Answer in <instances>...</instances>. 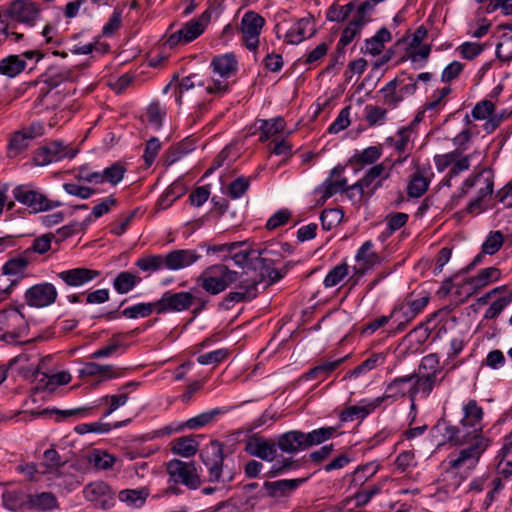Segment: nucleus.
<instances>
[{
    "instance_id": "obj_1",
    "label": "nucleus",
    "mask_w": 512,
    "mask_h": 512,
    "mask_svg": "<svg viewBox=\"0 0 512 512\" xmlns=\"http://www.w3.org/2000/svg\"><path fill=\"white\" fill-rule=\"evenodd\" d=\"M167 473L173 483L166 488L167 494H180L178 484H183L188 489L195 490L201 486V478L197 465L194 461L185 462L179 459H172L167 463Z\"/></svg>"
},
{
    "instance_id": "obj_2",
    "label": "nucleus",
    "mask_w": 512,
    "mask_h": 512,
    "mask_svg": "<svg viewBox=\"0 0 512 512\" xmlns=\"http://www.w3.org/2000/svg\"><path fill=\"white\" fill-rule=\"evenodd\" d=\"M466 447L457 453L449 455L445 461L447 470H459L461 468L473 469L483 452L488 448L490 441L484 436L468 437Z\"/></svg>"
},
{
    "instance_id": "obj_3",
    "label": "nucleus",
    "mask_w": 512,
    "mask_h": 512,
    "mask_svg": "<svg viewBox=\"0 0 512 512\" xmlns=\"http://www.w3.org/2000/svg\"><path fill=\"white\" fill-rule=\"evenodd\" d=\"M238 278V272L230 270L224 264H216L206 268L197 282L207 293L217 295L235 283Z\"/></svg>"
},
{
    "instance_id": "obj_4",
    "label": "nucleus",
    "mask_w": 512,
    "mask_h": 512,
    "mask_svg": "<svg viewBox=\"0 0 512 512\" xmlns=\"http://www.w3.org/2000/svg\"><path fill=\"white\" fill-rule=\"evenodd\" d=\"M389 175L390 171L384 163L376 164L366 171L362 179L351 185L347 192L357 190L360 200L369 199Z\"/></svg>"
},
{
    "instance_id": "obj_5",
    "label": "nucleus",
    "mask_w": 512,
    "mask_h": 512,
    "mask_svg": "<svg viewBox=\"0 0 512 512\" xmlns=\"http://www.w3.org/2000/svg\"><path fill=\"white\" fill-rule=\"evenodd\" d=\"M76 152L70 150L62 141L53 140L35 150L33 161L38 166H46L64 158H73Z\"/></svg>"
},
{
    "instance_id": "obj_6",
    "label": "nucleus",
    "mask_w": 512,
    "mask_h": 512,
    "mask_svg": "<svg viewBox=\"0 0 512 512\" xmlns=\"http://www.w3.org/2000/svg\"><path fill=\"white\" fill-rule=\"evenodd\" d=\"M125 172V166L120 162H115L103 171L91 172L87 168H81L77 177L90 184L109 183L115 186L123 179Z\"/></svg>"
},
{
    "instance_id": "obj_7",
    "label": "nucleus",
    "mask_w": 512,
    "mask_h": 512,
    "mask_svg": "<svg viewBox=\"0 0 512 512\" xmlns=\"http://www.w3.org/2000/svg\"><path fill=\"white\" fill-rule=\"evenodd\" d=\"M245 245V242H232L227 244H222L218 246H214V251H227L229 253L228 258L234 261V263L240 267H243L248 263L249 260L251 262L257 263V257H261L262 255H270L277 253L271 247H264L263 249H245L239 250L237 249L241 246Z\"/></svg>"
},
{
    "instance_id": "obj_8",
    "label": "nucleus",
    "mask_w": 512,
    "mask_h": 512,
    "mask_svg": "<svg viewBox=\"0 0 512 512\" xmlns=\"http://www.w3.org/2000/svg\"><path fill=\"white\" fill-rule=\"evenodd\" d=\"M200 457L204 465L208 468L209 482H219L224 461L223 445L217 440L211 441L202 449Z\"/></svg>"
},
{
    "instance_id": "obj_9",
    "label": "nucleus",
    "mask_w": 512,
    "mask_h": 512,
    "mask_svg": "<svg viewBox=\"0 0 512 512\" xmlns=\"http://www.w3.org/2000/svg\"><path fill=\"white\" fill-rule=\"evenodd\" d=\"M43 134V127L40 124H32L27 128L15 131L11 134L7 145V157L15 158L23 153L31 141Z\"/></svg>"
},
{
    "instance_id": "obj_10",
    "label": "nucleus",
    "mask_w": 512,
    "mask_h": 512,
    "mask_svg": "<svg viewBox=\"0 0 512 512\" xmlns=\"http://www.w3.org/2000/svg\"><path fill=\"white\" fill-rule=\"evenodd\" d=\"M264 23V18L256 12L248 11L243 15L241 19L242 39L249 50L254 51L257 49L259 35Z\"/></svg>"
},
{
    "instance_id": "obj_11",
    "label": "nucleus",
    "mask_w": 512,
    "mask_h": 512,
    "mask_svg": "<svg viewBox=\"0 0 512 512\" xmlns=\"http://www.w3.org/2000/svg\"><path fill=\"white\" fill-rule=\"evenodd\" d=\"M4 15L17 22L33 26L39 16V8L33 2L15 0L4 11Z\"/></svg>"
},
{
    "instance_id": "obj_12",
    "label": "nucleus",
    "mask_w": 512,
    "mask_h": 512,
    "mask_svg": "<svg viewBox=\"0 0 512 512\" xmlns=\"http://www.w3.org/2000/svg\"><path fill=\"white\" fill-rule=\"evenodd\" d=\"M194 299V295L189 292L167 291L157 300L158 314L184 311L192 305Z\"/></svg>"
},
{
    "instance_id": "obj_13",
    "label": "nucleus",
    "mask_w": 512,
    "mask_h": 512,
    "mask_svg": "<svg viewBox=\"0 0 512 512\" xmlns=\"http://www.w3.org/2000/svg\"><path fill=\"white\" fill-rule=\"evenodd\" d=\"M15 198L30 207L34 212L50 210L62 205L59 201H50L43 194L23 187L14 190Z\"/></svg>"
},
{
    "instance_id": "obj_14",
    "label": "nucleus",
    "mask_w": 512,
    "mask_h": 512,
    "mask_svg": "<svg viewBox=\"0 0 512 512\" xmlns=\"http://www.w3.org/2000/svg\"><path fill=\"white\" fill-rule=\"evenodd\" d=\"M483 409L478 405L475 400H469L463 407V417L461 424L465 429H468L470 437H478L482 435V420H483Z\"/></svg>"
},
{
    "instance_id": "obj_15",
    "label": "nucleus",
    "mask_w": 512,
    "mask_h": 512,
    "mask_svg": "<svg viewBox=\"0 0 512 512\" xmlns=\"http://www.w3.org/2000/svg\"><path fill=\"white\" fill-rule=\"evenodd\" d=\"M56 288L50 283L37 284L25 294L27 303L34 307H45L55 302Z\"/></svg>"
},
{
    "instance_id": "obj_16",
    "label": "nucleus",
    "mask_w": 512,
    "mask_h": 512,
    "mask_svg": "<svg viewBox=\"0 0 512 512\" xmlns=\"http://www.w3.org/2000/svg\"><path fill=\"white\" fill-rule=\"evenodd\" d=\"M316 33V25L314 17L308 15L299 19L293 27H291L284 36V41L288 44H299L306 38L314 36Z\"/></svg>"
},
{
    "instance_id": "obj_17",
    "label": "nucleus",
    "mask_w": 512,
    "mask_h": 512,
    "mask_svg": "<svg viewBox=\"0 0 512 512\" xmlns=\"http://www.w3.org/2000/svg\"><path fill=\"white\" fill-rule=\"evenodd\" d=\"M245 451L265 461H273L277 454V444L262 437L253 436L245 444Z\"/></svg>"
},
{
    "instance_id": "obj_18",
    "label": "nucleus",
    "mask_w": 512,
    "mask_h": 512,
    "mask_svg": "<svg viewBox=\"0 0 512 512\" xmlns=\"http://www.w3.org/2000/svg\"><path fill=\"white\" fill-rule=\"evenodd\" d=\"M163 257L166 269L180 270L195 263L200 255L194 250H174Z\"/></svg>"
},
{
    "instance_id": "obj_19",
    "label": "nucleus",
    "mask_w": 512,
    "mask_h": 512,
    "mask_svg": "<svg viewBox=\"0 0 512 512\" xmlns=\"http://www.w3.org/2000/svg\"><path fill=\"white\" fill-rule=\"evenodd\" d=\"M276 444L283 453L287 454L307 449L304 433L297 430L283 433L278 437Z\"/></svg>"
},
{
    "instance_id": "obj_20",
    "label": "nucleus",
    "mask_w": 512,
    "mask_h": 512,
    "mask_svg": "<svg viewBox=\"0 0 512 512\" xmlns=\"http://www.w3.org/2000/svg\"><path fill=\"white\" fill-rule=\"evenodd\" d=\"M74 80L75 76L70 69L49 70L43 80L45 87L41 88L38 100L41 102L51 89L58 87L61 83Z\"/></svg>"
},
{
    "instance_id": "obj_21",
    "label": "nucleus",
    "mask_w": 512,
    "mask_h": 512,
    "mask_svg": "<svg viewBox=\"0 0 512 512\" xmlns=\"http://www.w3.org/2000/svg\"><path fill=\"white\" fill-rule=\"evenodd\" d=\"M429 297L424 296L415 300H408L406 303L394 308L393 316H401L406 322H411L427 306Z\"/></svg>"
},
{
    "instance_id": "obj_22",
    "label": "nucleus",
    "mask_w": 512,
    "mask_h": 512,
    "mask_svg": "<svg viewBox=\"0 0 512 512\" xmlns=\"http://www.w3.org/2000/svg\"><path fill=\"white\" fill-rule=\"evenodd\" d=\"M33 376L38 379V388L53 392L58 385H65L71 381V375L68 372L62 371L52 375L41 373L40 368L36 367L33 370Z\"/></svg>"
},
{
    "instance_id": "obj_23",
    "label": "nucleus",
    "mask_w": 512,
    "mask_h": 512,
    "mask_svg": "<svg viewBox=\"0 0 512 512\" xmlns=\"http://www.w3.org/2000/svg\"><path fill=\"white\" fill-rule=\"evenodd\" d=\"M99 275L98 271L87 268H75L59 273V278L69 286H81Z\"/></svg>"
},
{
    "instance_id": "obj_24",
    "label": "nucleus",
    "mask_w": 512,
    "mask_h": 512,
    "mask_svg": "<svg viewBox=\"0 0 512 512\" xmlns=\"http://www.w3.org/2000/svg\"><path fill=\"white\" fill-rule=\"evenodd\" d=\"M497 473L499 476L507 479L512 475V438L508 435L504 439V444L497 455Z\"/></svg>"
},
{
    "instance_id": "obj_25",
    "label": "nucleus",
    "mask_w": 512,
    "mask_h": 512,
    "mask_svg": "<svg viewBox=\"0 0 512 512\" xmlns=\"http://www.w3.org/2000/svg\"><path fill=\"white\" fill-rule=\"evenodd\" d=\"M413 380L414 382L408 389L412 402L418 393H422L424 396H428L431 393L436 384L437 376L435 372H429L424 376L415 375Z\"/></svg>"
},
{
    "instance_id": "obj_26",
    "label": "nucleus",
    "mask_w": 512,
    "mask_h": 512,
    "mask_svg": "<svg viewBox=\"0 0 512 512\" xmlns=\"http://www.w3.org/2000/svg\"><path fill=\"white\" fill-rule=\"evenodd\" d=\"M306 478L302 479H285L273 482H265L264 487L271 497L285 496L288 492L295 490Z\"/></svg>"
},
{
    "instance_id": "obj_27",
    "label": "nucleus",
    "mask_w": 512,
    "mask_h": 512,
    "mask_svg": "<svg viewBox=\"0 0 512 512\" xmlns=\"http://www.w3.org/2000/svg\"><path fill=\"white\" fill-rule=\"evenodd\" d=\"M383 402V398H376L368 405L365 406H350L346 408L340 414V419L343 422L354 421L355 419L364 418L375 408L380 406Z\"/></svg>"
},
{
    "instance_id": "obj_28",
    "label": "nucleus",
    "mask_w": 512,
    "mask_h": 512,
    "mask_svg": "<svg viewBox=\"0 0 512 512\" xmlns=\"http://www.w3.org/2000/svg\"><path fill=\"white\" fill-rule=\"evenodd\" d=\"M149 492L146 488L140 489H124L119 492L118 498L127 506L139 508L144 505Z\"/></svg>"
},
{
    "instance_id": "obj_29",
    "label": "nucleus",
    "mask_w": 512,
    "mask_h": 512,
    "mask_svg": "<svg viewBox=\"0 0 512 512\" xmlns=\"http://www.w3.org/2000/svg\"><path fill=\"white\" fill-rule=\"evenodd\" d=\"M391 40V33L386 28H381L373 37L365 41L362 50L373 56L380 54L384 49V44Z\"/></svg>"
},
{
    "instance_id": "obj_30",
    "label": "nucleus",
    "mask_w": 512,
    "mask_h": 512,
    "mask_svg": "<svg viewBox=\"0 0 512 512\" xmlns=\"http://www.w3.org/2000/svg\"><path fill=\"white\" fill-rule=\"evenodd\" d=\"M26 62L19 55H10L0 61V74L13 78L24 71Z\"/></svg>"
},
{
    "instance_id": "obj_31",
    "label": "nucleus",
    "mask_w": 512,
    "mask_h": 512,
    "mask_svg": "<svg viewBox=\"0 0 512 512\" xmlns=\"http://www.w3.org/2000/svg\"><path fill=\"white\" fill-rule=\"evenodd\" d=\"M258 267L263 271V275L267 276L271 283H275L283 278L284 274L288 271L290 263H287L283 270L273 268L275 260L270 257H257Z\"/></svg>"
},
{
    "instance_id": "obj_32",
    "label": "nucleus",
    "mask_w": 512,
    "mask_h": 512,
    "mask_svg": "<svg viewBox=\"0 0 512 512\" xmlns=\"http://www.w3.org/2000/svg\"><path fill=\"white\" fill-rule=\"evenodd\" d=\"M211 65L215 73L223 78H228L236 70L237 61L233 55L225 54L215 57Z\"/></svg>"
},
{
    "instance_id": "obj_33",
    "label": "nucleus",
    "mask_w": 512,
    "mask_h": 512,
    "mask_svg": "<svg viewBox=\"0 0 512 512\" xmlns=\"http://www.w3.org/2000/svg\"><path fill=\"white\" fill-rule=\"evenodd\" d=\"M501 272L496 267L482 269L476 276L471 277L467 284L471 285L475 290L481 289L489 283L500 278Z\"/></svg>"
},
{
    "instance_id": "obj_34",
    "label": "nucleus",
    "mask_w": 512,
    "mask_h": 512,
    "mask_svg": "<svg viewBox=\"0 0 512 512\" xmlns=\"http://www.w3.org/2000/svg\"><path fill=\"white\" fill-rule=\"evenodd\" d=\"M364 26L362 20H357L353 17V19L348 23L347 27L344 29L342 36L338 42L337 52L338 56L344 55L343 48L350 44L356 35L359 34L360 30Z\"/></svg>"
},
{
    "instance_id": "obj_35",
    "label": "nucleus",
    "mask_w": 512,
    "mask_h": 512,
    "mask_svg": "<svg viewBox=\"0 0 512 512\" xmlns=\"http://www.w3.org/2000/svg\"><path fill=\"white\" fill-rule=\"evenodd\" d=\"M381 157V148L377 146H370L361 152L355 153L350 159V165H371Z\"/></svg>"
},
{
    "instance_id": "obj_36",
    "label": "nucleus",
    "mask_w": 512,
    "mask_h": 512,
    "mask_svg": "<svg viewBox=\"0 0 512 512\" xmlns=\"http://www.w3.org/2000/svg\"><path fill=\"white\" fill-rule=\"evenodd\" d=\"M199 443L190 436H185L174 440L172 452L182 457H191L198 451Z\"/></svg>"
},
{
    "instance_id": "obj_37",
    "label": "nucleus",
    "mask_w": 512,
    "mask_h": 512,
    "mask_svg": "<svg viewBox=\"0 0 512 512\" xmlns=\"http://www.w3.org/2000/svg\"><path fill=\"white\" fill-rule=\"evenodd\" d=\"M345 358H339L333 361H324L319 363L312 369H310L306 374L305 378L307 380H313L318 378H326L330 375L339 365L344 362Z\"/></svg>"
},
{
    "instance_id": "obj_38",
    "label": "nucleus",
    "mask_w": 512,
    "mask_h": 512,
    "mask_svg": "<svg viewBox=\"0 0 512 512\" xmlns=\"http://www.w3.org/2000/svg\"><path fill=\"white\" fill-rule=\"evenodd\" d=\"M415 378V375H409L404 377H399L393 380L386 388L385 394L381 397L383 398V401L386 398H398L405 396L406 392L408 390L405 388L407 384H410L413 379Z\"/></svg>"
},
{
    "instance_id": "obj_39",
    "label": "nucleus",
    "mask_w": 512,
    "mask_h": 512,
    "mask_svg": "<svg viewBox=\"0 0 512 512\" xmlns=\"http://www.w3.org/2000/svg\"><path fill=\"white\" fill-rule=\"evenodd\" d=\"M285 128V121L281 117L271 120H260L259 129L261 131L260 141H266L274 135L282 132Z\"/></svg>"
},
{
    "instance_id": "obj_40",
    "label": "nucleus",
    "mask_w": 512,
    "mask_h": 512,
    "mask_svg": "<svg viewBox=\"0 0 512 512\" xmlns=\"http://www.w3.org/2000/svg\"><path fill=\"white\" fill-rule=\"evenodd\" d=\"M141 278L130 272H121L114 280V288L120 294H126L131 291L139 282Z\"/></svg>"
},
{
    "instance_id": "obj_41",
    "label": "nucleus",
    "mask_w": 512,
    "mask_h": 512,
    "mask_svg": "<svg viewBox=\"0 0 512 512\" xmlns=\"http://www.w3.org/2000/svg\"><path fill=\"white\" fill-rule=\"evenodd\" d=\"M154 311L158 313L157 301L153 303H138L134 306L124 309L122 311V315L130 319H135L138 317H147Z\"/></svg>"
},
{
    "instance_id": "obj_42",
    "label": "nucleus",
    "mask_w": 512,
    "mask_h": 512,
    "mask_svg": "<svg viewBox=\"0 0 512 512\" xmlns=\"http://www.w3.org/2000/svg\"><path fill=\"white\" fill-rule=\"evenodd\" d=\"M81 376H96L102 375L103 378H114L119 376L113 371V366L111 365H100L95 362H90L85 364V366L80 370Z\"/></svg>"
},
{
    "instance_id": "obj_43",
    "label": "nucleus",
    "mask_w": 512,
    "mask_h": 512,
    "mask_svg": "<svg viewBox=\"0 0 512 512\" xmlns=\"http://www.w3.org/2000/svg\"><path fill=\"white\" fill-rule=\"evenodd\" d=\"M429 181L424 177L420 171H417L411 176V180L407 187V193L410 197H420L428 189Z\"/></svg>"
},
{
    "instance_id": "obj_44",
    "label": "nucleus",
    "mask_w": 512,
    "mask_h": 512,
    "mask_svg": "<svg viewBox=\"0 0 512 512\" xmlns=\"http://www.w3.org/2000/svg\"><path fill=\"white\" fill-rule=\"evenodd\" d=\"M335 432L336 429L334 427H323L309 433H304L307 448L328 440Z\"/></svg>"
},
{
    "instance_id": "obj_45",
    "label": "nucleus",
    "mask_w": 512,
    "mask_h": 512,
    "mask_svg": "<svg viewBox=\"0 0 512 512\" xmlns=\"http://www.w3.org/2000/svg\"><path fill=\"white\" fill-rule=\"evenodd\" d=\"M124 336L122 333L112 335L109 339L107 346L96 350L91 357L94 359L109 357L113 355L120 347H125L122 343L121 338Z\"/></svg>"
},
{
    "instance_id": "obj_46",
    "label": "nucleus",
    "mask_w": 512,
    "mask_h": 512,
    "mask_svg": "<svg viewBox=\"0 0 512 512\" xmlns=\"http://www.w3.org/2000/svg\"><path fill=\"white\" fill-rule=\"evenodd\" d=\"M30 504L41 510H50L57 506V499L51 492H42L30 496Z\"/></svg>"
},
{
    "instance_id": "obj_47",
    "label": "nucleus",
    "mask_w": 512,
    "mask_h": 512,
    "mask_svg": "<svg viewBox=\"0 0 512 512\" xmlns=\"http://www.w3.org/2000/svg\"><path fill=\"white\" fill-rule=\"evenodd\" d=\"M142 271H158L165 268L163 255H148L136 261L135 264Z\"/></svg>"
},
{
    "instance_id": "obj_48",
    "label": "nucleus",
    "mask_w": 512,
    "mask_h": 512,
    "mask_svg": "<svg viewBox=\"0 0 512 512\" xmlns=\"http://www.w3.org/2000/svg\"><path fill=\"white\" fill-rule=\"evenodd\" d=\"M348 275V265L339 264L332 268L324 279V286L331 288L338 285Z\"/></svg>"
},
{
    "instance_id": "obj_49",
    "label": "nucleus",
    "mask_w": 512,
    "mask_h": 512,
    "mask_svg": "<svg viewBox=\"0 0 512 512\" xmlns=\"http://www.w3.org/2000/svg\"><path fill=\"white\" fill-rule=\"evenodd\" d=\"M343 216V211L340 209H325L320 216L322 227L326 230L332 229L341 222Z\"/></svg>"
},
{
    "instance_id": "obj_50",
    "label": "nucleus",
    "mask_w": 512,
    "mask_h": 512,
    "mask_svg": "<svg viewBox=\"0 0 512 512\" xmlns=\"http://www.w3.org/2000/svg\"><path fill=\"white\" fill-rule=\"evenodd\" d=\"M503 234L500 231H491L482 245V252L495 254L503 245Z\"/></svg>"
},
{
    "instance_id": "obj_51",
    "label": "nucleus",
    "mask_w": 512,
    "mask_h": 512,
    "mask_svg": "<svg viewBox=\"0 0 512 512\" xmlns=\"http://www.w3.org/2000/svg\"><path fill=\"white\" fill-rule=\"evenodd\" d=\"M109 492V488L102 482L89 484L85 487L83 493L86 500L90 502H98Z\"/></svg>"
},
{
    "instance_id": "obj_52",
    "label": "nucleus",
    "mask_w": 512,
    "mask_h": 512,
    "mask_svg": "<svg viewBox=\"0 0 512 512\" xmlns=\"http://www.w3.org/2000/svg\"><path fill=\"white\" fill-rule=\"evenodd\" d=\"M469 430L465 429L460 423L459 426L447 425L445 427V435L448 436L449 441L456 444L464 445L469 442Z\"/></svg>"
},
{
    "instance_id": "obj_53",
    "label": "nucleus",
    "mask_w": 512,
    "mask_h": 512,
    "mask_svg": "<svg viewBox=\"0 0 512 512\" xmlns=\"http://www.w3.org/2000/svg\"><path fill=\"white\" fill-rule=\"evenodd\" d=\"M373 243L366 241L358 250L356 260L363 262L366 267L373 266L378 261V255L372 251Z\"/></svg>"
},
{
    "instance_id": "obj_54",
    "label": "nucleus",
    "mask_w": 512,
    "mask_h": 512,
    "mask_svg": "<svg viewBox=\"0 0 512 512\" xmlns=\"http://www.w3.org/2000/svg\"><path fill=\"white\" fill-rule=\"evenodd\" d=\"M496 55L503 61L512 59V32L502 34L496 47Z\"/></svg>"
},
{
    "instance_id": "obj_55",
    "label": "nucleus",
    "mask_w": 512,
    "mask_h": 512,
    "mask_svg": "<svg viewBox=\"0 0 512 512\" xmlns=\"http://www.w3.org/2000/svg\"><path fill=\"white\" fill-rule=\"evenodd\" d=\"M10 318L13 322L18 323L19 325L16 330L4 334V339L6 341H10L20 338L22 336H26L28 327L26 322L24 321L23 315L17 311H14L12 312Z\"/></svg>"
},
{
    "instance_id": "obj_56",
    "label": "nucleus",
    "mask_w": 512,
    "mask_h": 512,
    "mask_svg": "<svg viewBox=\"0 0 512 512\" xmlns=\"http://www.w3.org/2000/svg\"><path fill=\"white\" fill-rule=\"evenodd\" d=\"M397 80L390 81L382 90L384 103L395 107L399 102L403 100V95H400L399 91H396Z\"/></svg>"
},
{
    "instance_id": "obj_57",
    "label": "nucleus",
    "mask_w": 512,
    "mask_h": 512,
    "mask_svg": "<svg viewBox=\"0 0 512 512\" xmlns=\"http://www.w3.org/2000/svg\"><path fill=\"white\" fill-rule=\"evenodd\" d=\"M364 112L366 120L370 126L383 123L387 113L384 108L374 105H366Z\"/></svg>"
},
{
    "instance_id": "obj_58",
    "label": "nucleus",
    "mask_w": 512,
    "mask_h": 512,
    "mask_svg": "<svg viewBox=\"0 0 512 512\" xmlns=\"http://www.w3.org/2000/svg\"><path fill=\"white\" fill-rule=\"evenodd\" d=\"M43 456L44 462L42 465L49 472L56 471L65 464V461L61 459L59 453L53 448L46 450Z\"/></svg>"
},
{
    "instance_id": "obj_59",
    "label": "nucleus",
    "mask_w": 512,
    "mask_h": 512,
    "mask_svg": "<svg viewBox=\"0 0 512 512\" xmlns=\"http://www.w3.org/2000/svg\"><path fill=\"white\" fill-rule=\"evenodd\" d=\"M27 265L28 261L26 258L16 257L6 262L2 271L5 275H18L23 273Z\"/></svg>"
},
{
    "instance_id": "obj_60",
    "label": "nucleus",
    "mask_w": 512,
    "mask_h": 512,
    "mask_svg": "<svg viewBox=\"0 0 512 512\" xmlns=\"http://www.w3.org/2000/svg\"><path fill=\"white\" fill-rule=\"evenodd\" d=\"M228 356L226 349H218L198 356L197 362L201 365L218 364Z\"/></svg>"
},
{
    "instance_id": "obj_61",
    "label": "nucleus",
    "mask_w": 512,
    "mask_h": 512,
    "mask_svg": "<svg viewBox=\"0 0 512 512\" xmlns=\"http://www.w3.org/2000/svg\"><path fill=\"white\" fill-rule=\"evenodd\" d=\"M249 185V179L245 177H239L230 183L228 188V195L233 199H238L246 193Z\"/></svg>"
},
{
    "instance_id": "obj_62",
    "label": "nucleus",
    "mask_w": 512,
    "mask_h": 512,
    "mask_svg": "<svg viewBox=\"0 0 512 512\" xmlns=\"http://www.w3.org/2000/svg\"><path fill=\"white\" fill-rule=\"evenodd\" d=\"M352 10H353L352 3H349L340 8L333 5L328 9L326 18L329 21H337V22L344 21L346 18L349 17Z\"/></svg>"
},
{
    "instance_id": "obj_63",
    "label": "nucleus",
    "mask_w": 512,
    "mask_h": 512,
    "mask_svg": "<svg viewBox=\"0 0 512 512\" xmlns=\"http://www.w3.org/2000/svg\"><path fill=\"white\" fill-rule=\"evenodd\" d=\"M349 115H350V107L347 106L340 111L338 117L330 125L328 131L330 133L336 134V133H339L340 131L344 130L345 128H347L350 124Z\"/></svg>"
},
{
    "instance_id": "obj_64",
    "label": "nucleus",
    "mask_w": 512,
    "mask_h": 512,
    "mask_svg": "<svg viewBox=\"0 0 512 512\" xmlns=\"http://www.w3.org/2000/svg\"><path fill=\"white\" fill-rule=\"evenodd\" d=\"M458 50L463 58L472 60L484 50V44L464 42L458 47Z\"/></svg>"
}]
</instances>
